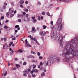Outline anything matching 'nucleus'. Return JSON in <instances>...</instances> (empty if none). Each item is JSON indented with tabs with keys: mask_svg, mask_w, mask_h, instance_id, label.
<instances>
[{
	"mask_svg": "<svg viewBox=\"0 0 78 78\" xmlns=\"http://www.w3.org/2000/svg\"><path fill=\"white\" fill-rule=\"evenodd\" d=\"M77 42V37H75L73 39H72V41H68L67 44L66 45L65 48V50L63 51L62 56L64 57L63 59L65 62H69V59L67 56L70 55L69 58H72L74 56H78V50L77 51H74V48H76L78 44L76 43Z\"/></svg>",
	"mask_w": 78,
	"mask_h": 78,
	"instance_id": "obj_1",
	"label": "nucleus"
},
{
	"mask_svg": "<svg viewBox=\"0 0 78 78\" xmlns=\"http://www.w3.org/2000/svg\"><path fill=\"white\" fill-rule=\"evenodd\" d=\"M64 23H62V20L61 18H59L58 20L57 21L56 24L54 27V28L57 30V31H59L61 30H63V26Z\"/></svg>",
	"mask_w": 78,
	"mask_h": 78,
	"instance_id": "obj_2",
	"label": "nucleus"
},
{
	"mask_svg": "<svg viewBox=\"0 0 78 78\" xmlns=\"http://www.w3.org/2000/svg\"><path fill=\"white\" fill-rule=\"evenodd\" d=\"M52 39L54 40H56V39H58V41L60 40V45L61 47H62L63 45L62 44V39H63V37H62V35L61 34H58V36L57 37L55 36V35H54L53 36H51V37Z\"/></svg>",
	"mask_w": 78,
	"mask_h": 78,
	"instance_id": "obj_3",
	"label": "nucleus"
},
{
	"mask_svg": "<svg viewBox=\"0 0 78 78\" xmlns=\"http://www.w3.org/2000/svg\"><path fill=\"white\" fill-rule=\"evenodd\" d=\"M57 61V58L55 57V56H53L49 58V60H48L47 62L46 63V64L47 66H51V61L52 63H53Z\"/></svg>",
	"mask_w": 78,
	"mask_h": 78,
	"instance_id": "obj_4",
	"label": "nucleus"
},
{
	"mask_svg": "<svg viewBox=\"0 0 78 78\" xmlns=\"http://www.w3.org/2000/svg\"><path fill=\"white\" fill-rule=\"evenodd\" d=\"M45 32L44 31H41L40 32L39 34L40 36H45Z\"/></svg>",
	"mask_w": 78,
	"mask_h": 78,
	"instance_id": "obj_5",
	"label": "nucleus"
},
{
	"mask_svg": "<svg viewBox=\"0 0 78 78\" xmlns=\"http://www.w3.org/2000/svg\"><path fill=\"white\" fill-rule=\"evenodd\" d=\"M25 42L26 43L25 44V45L26 46V47H31V45L27 44V43H28V41H27V39H26V40L25 41Z\"/></svg>",
	"mask_w": 78,
	"mask_h": 78,
	"instance_id": "obj_6",
	"label": "nucleus"
},
{
	"mask_svg": "<svg viewBox=\"0 0 78 78\" xmlns=\"http://www.w3.org/2000/svg\"><path fill=\"white\" fill-rule=\"evenodd\" d=\"M9 12L10 14L13 13L14 12V9L12 8H11L9 10Z\"/></svg>",
	"mask_w": 78,
	"mask_h": 78,
	"instance_id": "obj_7",
	"label": "nucleus"
},
{
	"mask_svg": "<svg viewBox=\"0 0 78 78\" xmlns=\"http://www.w3.org/2000/svg\"><path fill=\"white\" fill-rule=\"evenodd\" d=\"M32 33H35V32H36V29L35 28V27H32Z\"/></svg>",
	"mask_w": 78,
	"mask_h": 78,
	"instance_id": "obj_8",
	"label": "nucleus"
},
{
	"mask_svg": "<svg viewBox=\"0 0 78 78\" xmlns=\"http://www.w3.org/2000/svg\"><path fill=\"white\" fill-rule=\"evenodd\" d=\"M27 58L28 59H30V58H33V59H34V57L32 55H30L27 57Z\"/></svg>",
	"mask_w": 78,
	"mask_h": 78,
	"instance_id": "obj_9",
	"label": "nucleus"
},
{
	"mask_svg": "<svg viewBox=\"0 0 78 78\" xmlns=\"http://www.w3.org/2000/svg\"><path fill=\"white\" fill-rule=\"evenodd\" d=\"M18 17H23V16L22 14H18L17 15Z\"/></svg>",
	"mask_w": 78,
	"mask_h": 78,
	"instance_id": "obj_10",
	"label": "nucleus"
},
{
	"mask_svg": "<svg viewBox=\"0 0 78 78\" xmlns=\"http://www.w3.org/2000/svg\"><path fill=\"white\" fill-rule=\"evenodd\" d=\"M33 71L34 73V72H35V73H38V70L37 69H33Z\"/></svg>",
	"mask_w": 78,
	"mask_h": 78,
	"instance_id": "obj_11",
	"label": "nucleus"
},
{
	"mask_svg": "<svg viewBox=\"0 0 78 78\" xmlns=\"http://www.w3.org/2000/svg\"><path fill=\"white\" fill-rule=\"evenodd\" d=\"M20 3L21 5H22V4H23V3H24V1H23L22 0H21L20 1Z\"/></svg>",
	"mask_w": 78,
	"mask_h": 78,
	"instance_id": "obj_12",
	"label": "nucleus"
},
{
	"mask_svg": "<svg viewBox=\"0 0 78 78\" xmlns=\"http://www.w3.org/2000/svg\"><path fill=\"white\" fill-rule=\"evenodd\" d=\"M13 54H14V51L12 50L10 53V55H13Z\"/></svg>",
	"mask_w": 78,
	"mask_h": 78,
	"instance_id": "obj_13",
	"label": "nucleus"
},
{
	"mask_svg": "<svg viewBox=\"0 0 78 78\" xmlns=\"http://www.w3.org/2000/svg\"><path fill=\"white\" fill-rule=\"evenodd\" d=\"M57 62L58 63H59L60 62V58L58 57L57 58Z\"/></svg>",
	"mask_w": 78,
	"mask_h": 78,
	"instance_id": "obj_14",
	"label": "nucleus"
},
{
	"mask_svg": "<svg viewBox=\"0 0 78 78\" xmlns=\"http://www.w3.org/2000/svg\"><path fill=\"white\" fill-rule=\"evenodd\" d=\"M28 37H30L31 40H33V38L31 36V35L28 36Z\"/></svg>",
	"mask_w": 78,
	"mask_h": 78,
	"instance_id": "obj_15",
	"label": "nucleus"
},
{
	"mask_svg": "<svg viewBox=\"0 0 78 78\" xmlns=\"http://www.w3.org/2000/svg\"><path fill=\"white\" fill-rule=\"evenodd\" d=\"M37 22V20L36 19L34 20H33L32 22L33 23H36Z\"/></svg>",
	"mask_w": 78,
	"mask_h": 78,
	"instance_id": "obj_16",
	"label": "nucleus"
},
{
	"mask_svg": "<svg viewBox=\"0 0 78 78\" xmlns=\"http://www.w3.org/2000/svg\"><path fill=\"white\" fill-rule=\"evenodd\" d=\"M16 67H17V68H18L19 67H20V65L16 64Z\"/></svg>",
	"mask_w": 78,
	"mask_h": 78,
	"instance_id": "obj_17",
	"label": "nucleus"
},
{
	"mask_svg": "<svg viewBox=\"0 0 78 78\" xmlns=\"http://www.w3.org/2000/svg\"><path fill=\"white\" fill-rule=\"evenodd\" d=\"M18 52H19V53H22V52H23V50L20 49H19L18 50Z\"/></svg>",
	"mask_w": 78,
	"mask_h": 78,
	"instance_id": "obj_18",
	"label": "nucleus"
},
{
	"mask_svg": "<svg viewBox=\"0 0 78 78\" xmlns=\"http://www.w3.org/2000/svg\"><path fill=\"white\" fill-rule=\"evenodd\" d=\"M41 75L42 76H45V73L44 72H43L41 73Z\"/></svg>",
	"mask_w": 78,
	"mask_h": 78,
	"instance_id": "obj_19",
	"label": "nucleus"
},
{
	"mask_svg": "<svg viewBox=\"0 0 78 78\" xmlns=\"http://www.w3.org/2000/svg\"><path fill=\"white\" fill-rule=\"evenodd\" d=\"M7 45V43H6L5 44V45H3V49H5V45Z\"/></svg>",
	"mask_w": 78,
	"mask_h": 78,
	"instance_id": "obj_20",
	"label": "nucleus"
},
{
	"mask_svg": "<svg viewBox=\"0 0 78 78\" xmlns=\"http://www.w3.org/2000/svg\"><path fill=\"white\" fill-rule=\"evenodd\" d=\"M4 28L5 29H7V28H8V27L6 25H5L4 27Z\"/></svg>",
	"mask_w": 78,
	"mask_h": 78,
	"instance_id": "obj_21",
	"label": "nucleus"
},
{
	"mask_svg": "<svg viewBox=\"0 0 78 78\" xmlns=\"http://www.w3.org/2000/svg\"><path fill=\"white\" fill-rule=\"evenodd\" d=\"M33 69H35V68H36V65H33Z\"/></svg>",
	"mask_w": 78,
	"mask_h": 78,
	"instance_id": "obj_22",
	"label": "nucleus"
},
{
	"mask_svg": "<svg viewBox=\"0 0 78 78\" xmlns=\"http://www.w3.org/2000/svg\"><path fill=\"white\" fill-rule=\"evenodd\" d=\"M43 29H46V28H47V26H45V25H43Z\"/></svg>",
	"mask_w": 78,
	"mask_h": 78,
	"instance_id": "obj_23",
	"label": "nucleus"
},
{
	"mask_svg": "<svg viewBox=\"0 0 78 78\" xmlns=\"http://www.w3.org/2000/svg\"><path fill=\"white\" fill-rule=\"evenodd\" d=\"M6 16H7V17H9V13H7L6 14Z\"/></svg>",
	"mask_w": 78,
	"mask_h": 78,
	"instance_id": "obj_24",
	"label": "nucleus"
},
{
	"mask_svg": "<svg viewBox=\"0 0 78 78\" xmlns=\"http://www.w3.org/2000/svg\"><path fill=\"white\" fill-rule=\"evenodd\" d=\"M54 27V26H53V25H51L50 27V28L52 30L53 28V27Z\"/></svg>",
	"mask_w": 78,
	"mask_h": 78,
	"instance_id": "obj_25",
	"label": "nucleus"
},
{
	"mask_svg": "<svg viewBox=\"0 0 78 78\" xmlns=\"http://www.w3.org/2000/svg\"><path fill=\"white\" fill-rule=\"evenodd\" d=\"M15 28H18L19 27V25H16L15 26Z\"/></svg>",
	"mask_w": 78,
	"mask_h": 78,
	"instance_id": "obj_26",
	"label": "nucleus"
},
{
	"mask_svg": "<svg viewBox=\"0 0 78 78\" xmlns=\"http://www.w3.org/2000/svg\"><path fill=\"white\" fill-rule=\"evenodd\" d=\"M23 66H25V65H27V62H24L23 63Z\"/></svg>",
	"mask_w": 78,
	"mask_h": 78,
	"instance_id": "obj_27",
	"label": "nucleus"
},
{
	"mask_svg": "<svg viewBox=\"0 0 78 78\" xmlns=\"http://www.w3.org/2000/svg\"><path fill=\"white\" fill-rule=\"evenodd\" d=\"M53 6V4H51L49 6V8H51L52 6Z\"/></svg>",
	"mask_w": 78,
	"mask_h": 78,
	"instance_id": "obj_28",
	"label": "nucleus"
},
{
	"mask_svg": "<svg viewBox=\"0 0 78 78\" xmlns=\"http://www.w3.org/2000/svg\"><path fill=\"white\" fill-rule=\"evenodd\" d=\"M24 73H28V71L27 70H25L23 72Z\"/></svg>",
	"mask_w": 78,
	"mask_h": 78,
	"instance_id": "obj_29",
	"label": "nucleus"
},
{
	"mask_svg": "<svg viewBox=\"0 0 78 78\" xmlns=\"http://www.w3.org/2000/svg\"><path fill=\"white\" fill-rule=\"evenodd\" d=\"M41 14L42 15H43V16H45V12H42Z\"/></svg>",
	"mask_w": 78,
	"mask_h": 78,
	"instance_id": "obj_30",
	"label": "nucleus"
},
{
	"mask_svg": "<svg viewBox=\"0 0 78 78\" xmlns=\"http://www.w3.org/2000/svg\"><path fill=\"white\" fill-rule=\"evenodd\" d=\"M8 73V72L6 71L5 72V74L4 75V76H6V75H7V73Z\"/></svg>",
	"mask_w": 78,
	"mask_h": 78,
	"instance_id": "obj_31",
	"label": "nucleus"
},
{
	"mask_svg": "<svg viewBox=\"0 0 78 78\" xmlns=\"http://www.w3.org/2000/svg\"><path fill=\"white\" fill-rule=\"evenodd\" d=\"M58 1H63L64 2H67V0H57Z\"/></svg>",
	"mask_w": 78,
	"mask_h": 78,
	"instance_id": "obj_32",
	"label": "nucleus"
},
{
	"mask_svg": "<svg viewBox=\"0 0 78 78\" xmlns=\"http://www.w3.org/2000/svg\"><path fill=\"white\" fill-rule=\"evenodd\" d=\"M2 8L3 9H6V6H5L4 5L2 7Z\"/></svg>",
	"mask_w": 78,
	"mask_h": 78,
	"instance_id": "obj_33",
	"label": "nucleus"
},
{
	"mask_svg": "<svg viewBox=\"0 0 78 78\" xmlns=\"http://www.w3.org/2000/svg\"><path fill=\"white\" fill-rule=\"evenodd\" d=\"M11 4L12 6H14V3L11 2Z\"/></svg>",
	"mask_w": 78,
	"mask_h": 78,
	"instance_id": "obj_34",
	"label": "nucleus"
},
{
	"mask_svg": "<svg viewBox=\"0 0 78 78\" xmlns=\"http://www.w3.org/2000/svg\"><path fill=\"white\" fill-rule=\"evenodd\" d=\"M14 16V14H12L10 16V18H11V17H12L13 16Z\"/></svg>",
	"mask_w": 78,
	"mask_h": 78,
	"instance_id": "obj_35",
	"label": "nucleus"
},
{
	"mask_svg": "<svg viewBox=\"0 0 78 78\" xmlns=\"http://www.w3.org/2000/svg\"><path fill=\"white\" fill-rule=\"evenodd\" d=\"M55 33H57V32H56V31L55 30H53V34H55Z\"/></svg>",
	"mask_w": 78,
	"mask_h": 78,
	"instance_id": "obj_36",
	"label": "nucleus"
},
{
	"mask_svg": "<svg viewBox=\"0 0 78 78\" xmlns=\"http://www.w3.org/2000/svg\"><path fill=\"white\" fill-rule=\"evenodd\" d=\"M18 22H22V20H21V19H19L18 20Z\"/></svg>",
	"mask_w": 78,
	"mask_h": 78,
	"instance_id": "obj_37",
	"label": "nucleus"
},
{
	"mask_svg": "<svg viewBox=\"0 0 78 78\" xmlns=\"http://www.w3.org/2000/svg\"><path fill=\"white\" fill-rule=\"evenodd\" d=\"M35 17H34L33 16L31 17V19H32V20H35Z\"/></svg>",
	"mask_w": 78,
	"mask_h": 78,
	"instance_id": "obj_38",
	"label": "nucleus"
},
{
	"mask_svg": "<svg viewBox=\"0 0 78 78\" xmlns=\"http://www.w3.org/2000/svg\"><path fill=\"white\" fill-rule=\"evenodd\" d=\"M39 59H43V57H42V56H39Z\"/></svg>",
	"mask_w": 78,
	"mask_h": 78,
	"instance_id": "obj_39",
	"label": "nucleus"
},
{
	"mask_svg": "<svg viewBox=\"0 0 78 78\" xmlns=\"http://www.w3.org/2000/svg\"><path fill=\"white\" fill-rule=\"evenodd\" d=\"M46 14L47 15V16H50V13H49V12H46Z\"/></svg>",
	"mask_w": 78,
	"mask_h": 78,
	"instance_id": "obj_40",
	"label": "nucleus"
},
{
	"mask_svg": "<svg viewBox=\"0 0 78 78\" xmlns=\"http://www.w3.org/2000/svg\"><path fill=\"white\" fill-rule=\"evenodd\" d=\"M26 14V13L25 12H23V16H25V15Z\"/></svg>",
	"mask_w": 78,
	"mask_h": 78,
	"instance_id": "obj_41",
	"label": "nucleus"
},
{
	"mask_svg": "<svg viewBox=\"0 0 78 78\" xmlns=\"http://www.w3.org/2000/svg\"><path fill=\"white\" fill-rule=\"evenodd\" d=\"M37 56H41V53L39 52H37Z\"/></svg>",
	"mask_w": 78,
	"mask_h": 78,
	"instance_id": "obj_42",
	"label": "nucleus"
},
{
	"mask_svg": "<svg viewBox=\"0 0 78 78\" xmlns=\"http://www.w3.org/2000/svg\"><path fill=\"white\" fill-rule=\"evenodd\" d=\"M6 40H7L6 37L4 38V42L6 41Z\"/></svg>",
	"mask_w": 78,
	"mask_h": 78,
	"instance_id": "obj_43",
	"label": "nucleus"
},
{
	"mask_svg": "<svg viewBox=\"0 0 78 78\" xmlns=\"http://www.w3.org/2000/svg\"><path fill=\"white\" fill-rule=\"evenodd\" d=\"M32 40H33V41H35V42L37 41V40L36 39V38H34Z\"/></svg>",
	"mask_w": 78,
	"mask_h": 78,
	"instance_id": "obj_44",
	"label": "nucleus"
},
{
	"mask_svg": "<svg viewBox=\"0 0 78 78\" xmlns=\"http://www.w3.org/2000/svg\"><path fill=\"white\" fill-rule=\"evenodd\" d=\"M12 37H14V35H11L10 38L12 39Z\"/></svg>",
	"mask_w": 78,
	"mask_h": 78,
	"instance_id": "obj_45",
	"label": "nucleus"
},
{
	"mask_svg": "<svg viewBox=\"0 0 78 78\" xmlns=\"http://www.w3.org/2000/svg\"><path fill=\"white\" fill-rule=\"evenodd\" d=\"M32 77H36V75L35 74H32Z\"/></svg>",
	"mask_w": 78,
	"mask_h": 78,
	"instance_id": "obj_46",
	"label": "nucleus"
},
{
	"mask_svg": "<svg viewBox=\"0 0 78 78\" xmlns=\"http://www.w3.org/2000/svg\"><path fill=\"white\" fill-rule=\"evenodd\" d=\"M33 72H34V71H33V70L32 69V71L30 72V73L31 74H33Z\"/></svg>",
	"mask_w": 78,
	"mask_h": 78,
	"instance_id": "obj_47",
	"label": "nucleus"
},
{
	"mask_svg": "<svg viewBox=\"0 0 78 78\" xmlns=\"http://www.w3.org/2000/svg\"><path fill=\"white\" fill-rule=\"evenodd\" d=\"M37 3L38 5H41V2H37Z\"/></svg>",
	"mask_w": 78,
	"mask_h": 78,
	"instance_id": "obj_48",
	"label": "nucleus"
},
{
	"mask_svg": "<svg viewBox=\"0 0 78 78\" xmlns=\"http://www.w3.org/2000/svg\"><path fill=\"white\" fill-rule=\"evenodd\" d=\"M2 20H3L4 19V16H2L1 18Z\"/></svg>",
	"mask_w": 78,
	"mask_h": 78,
	"instance_id": "obj_49",
	"label": "nucleus"
},
{
	"mask_svg": "<svg viewBox=\"0 0 78 78\" xmlns=\"http://www.w3.org/2000/svg\"><path fill=\"white\" fill-rule=\"evenodd\" d=\"M36 44H37V45H39V42H38V41H36Z\"/></svg>",
	"mask_w": 78,
	"mask_h": 78,
	"instance_id": "obj_50",
	"label": "nucleus"
},
{
	"mask_svg": "<svg viewBox=\"0 0 78 78\" xmlns=\"http://www.w3.org/2000/svg\"><path fill=\"white\" fill-rule=\"evenodd\" d=\"M13 44V42H10L9 43V44L10 45H12Z\"/></svg>",
	"mask_w": 78,
	"mask_h": 78,
	"instance_id": "obj_51",
	"label": "nucleus"
},
{
	"mask_svg": "<svg viewBox=\"0 0 78 78\" xmlns=\"http://www.w3.org/2000/svg\"><path fill=\"white\" fill-rule=\"evenodd\" d=\"M25 11L27 12H28V9H26Z\"/></svg>",
	"mask_w": 78,
	"mask_h": 78,
	"instance_id": "obj_52",
	"label": "nucleus"
},
{
	"mask_svg": "<svg viewBox=\"0 0 78 78\" xmlns=\"http://www.w3.org/2000/svg\"><path fill=\"white\" fill-rule=\"evenodd\" d=\"M42 64H43L42 62H40V66H42Z\"/></svg>",
	"mask_w": 78,
	"mask_h": 78,
	"instance_id": "obj_53",
	"label": "nucleus"
},
{
	"mask_svg": "<svg viewBox=\"0 0 78 78\" xmlns=\"http://www.w3.org/2000/svg\"><path fill=\"white\" fill-rule=\"evenodd\" d=\"M14 40H16V38L15 37H14L12 39V41H14Z\"/></svg>",
	"mask_w": 78,
	"mask_h": 78,
	"instance_id": "obj_54",
	"label": "nucleus"
},
{
	"mask_svg": "<svg viewBox=\"0 0 78 78\" xmlns=\"http://www.w3.org/2000/svg\"><path fill=\"white\" fill-rule=\"evenodd\" d=\"M32 61L33 62H37V60H32Z\"/></svg>",
	"mask_w": 78,
	"mask_h": 78,
	"instance_id": "obj_55",
	"label": "nucleus"
},
{
	"mask_svg": "<svg viewBox=\"0 0 78 78\" xmlns=\"http://www.w3.org/2000/svg\"><path fill=\"white\" fill-rule=\"evenodd\" d=\"M12 70H16V68L15 67L14 68H13Z\"/></svg>",
	"mask_w": 78,
	"mask_h": 78,
	"instance_id": "obj_56",
	"label": "nucleus"
},
{
	"mask_svg": "<svg viewBox=\"0 0 78 78\" xmlns=\"http://www.w3.org/2000/svg\"><path fill=\"white\" fill-rule=\"evenodd\" d=\"M41 39H42V41H44V37H41Z\"/></svg>",
	"mask_w": 78,
	"mask_h": 78,
	"instance_id": "obj_57",
	"label": "nucleus"
},
{
	"mask_svg": "<svg viewBox=\"0 0 78 78\" xmlns=\"http://www.w3.org/2000/svg\"><path fill=\"white\" fill-rule=\"evenodd\" d=\"M53 21H51V25H53Z\"/></svg>",
	"mask_w": 78,
	"mask_h": 78,
	"instance_id": "obj_58",
	"label": "nucleus"
},
{
	"mask_svg": "<svg viewBox=\"0 0 78 78\" xmlns=\"http://www.w3.org/2000/svg\"><path fill=\"white\" fill-rule=\"evenodd\" d=\"M25 3H26V4H28V1H26Z\"/></svg>",
	"mask_w": 78,
	"mask_h": 78,
	"instance_id": "obj_59",
	"label": "nucleus"
},
{
	"mask_svg": "<svg viewBox=\"0 0 78 78\" xmlns=\"http://www.w3.org/2000/svg\"><path fill=\"white\" fill-rule=\"evenodd\" d=\"M9 22V20H6L5 21V23H8Z\"/></svg>",
	"mask_w": 78,
	"mask_h": 78,
	"instance_id": "obj_60",
	"label": "nucleus"
},
{
	"mask_svg": "<svg viewBox=\"0 0 78 78\" xmlns=\"http://www.w3.org/2000/svg\"><path fill=\"white\" fill-rule=\"evenodd\" d=\"M23 76H27V74H23Z\"/></svg>",
	"mask_w": 78,
	"mask_h": 78,
	"instance_id": "obj_61",
	"label": "nucleus"
},
{
	"mask_svg": "<svg viewBox=\"0 0 78 78\" xmlns=\"http://www.w3.org/2000/svg\"><path fill=\"white\" fill-rule=\"evenodd\" d=\"M18 59L17 58H14V60L15 61H17Z\"/></svg>",
	"mask_w": 78,
	"mask_h": 78,
	"instance_id": "obj_62",
	"label": "nucleus"
},
{
	"mask_svg": "<svg viewBox=\"0 0 78 78\" xmlns=\"http://www.w3.org/2000/svg\"><path fill=\"white\" fill-rule=\"evenodd\" d=\"M15 53H18L19 52V51H15Z\"/></svg>",
	"mask_w": 78,
	"mask_h": 78,
	"instance_id": "obj_63",
	"label": "nucleus"
},
{
	"mask_svg": "<svg viewBox=\"0 0 78 78\" xmlns=\"http://www.w3.org/2000/svg\"><path fill=\"white\" fill-rule=\"evenodd\" d=\"M28 16H29V15H28V14H26V17H28Z\"/></svg>",
	"mask_w": 78,
	"mask_h": 78,
	"instance_id": "obj_64",
	"label": "nucleus"
}]
</instances>
